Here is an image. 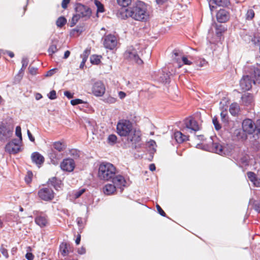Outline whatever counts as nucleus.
Listing matches in <instances>:
<instances>
[{
  "mask_svg": "<svg viewBox=\"0 0 260 260\" xmlns=\"http://www.w3.org/2000/svg\"><path fill=\"white\" fill-rule=\"evenodd\" d=\"M147 146L149 148V151L150 154L151 155L152 157H153V154L156 152V144L155 141L153 140H150L147 143Z\"/></svg>",
  "mask_w": 260,
  "mask_h": 260,
  "instance_id": "33",
  "label": "nucleus"
},
{
  "mask_svg": "<svg viewBox=\"0 0 260 260\" xmlns=\"http://www.w3.org/2000/svg\"><path fill=\"white\" fill-rule=\"evenodd\" d=\"M28 69H29V72L30 74H31L32 75L36 74L37 71L38 70L37 68H35V67H29Z\"/></svg>",
  "mask_w": 260,
  "mask_h": 260,
  "instance_id": "59",
  "label": "nucleus"
},
{
  "mask_svg": "<svg viewBox=\"0 0 260 260\" xmlns=\"http://www.w3.org/2000/svg\"><path fill=\"white\" fill-rule=\"evenodd\" d=\"M174 137L176 142L178 143H182L188 140V137L183 135L179 131L175 132L174 134Z\"/></svg>",
  "mask_w": 260,
  "mask_h": 260,
  "instance_id": "27",
  "label": "nucleus"
},
{
  "mask_svg": "<svg viewBox=\"0 0 260 260\" xmlns=\"http://www.w3.org/2000/svg\"><path fill=\"white\" fill-rule=\"evenodd\" d=\"M59 251L63 256L68 255L70 251V246L67 243L62 242L59 246Z\"/></svg>",
  "mask_w": 260,
  "mask_h": 260,
  "instance_id": "28",
  "label": "nucleus"
},
{
  "mask_svg": "<svg viewBox=\"0 0 260 260\" xmlns=\"http://www.w3.org/2000/svg\"><path fill=\"white\" fill-rule=\"evenodd\" d=\"M247 175L249 180L253 183L254 185L257 187L260 180L257 179L255 174L252 172H248Z\"/></svg>",
  "mask_w": 260,
  "mask_h": 260,
  "instance_id": "31",
  "label": "nucleus"
},
{
  "mask_svg": "<svg viewBox=\"0 0 260 260\" xmlns=\"http://www.w3.org/2000/svg\"><path fill=\"white\" fill-rule=\"evenodd\" d=\"M93 94L96 96H102L105 92V87L103 83L100 81L95 82L92 86Z\"/></svg>",
  "mask_w": 260,
  "mask_h": 260,
  "instance_id": "15",
  "label": "nucleus"
},
{
  "mask_svg": "<svg viewBox=\"0 0 260 260\" xmlns=\"http://www.w3.org/2000/svg\"><path fill=\"white\" fill-rule=\"evenodd\" d=\"M84 102H83V101L82 100H80V99H76L72 100L71 101V104L72 105H73V106H75V105H79V104H82Z\"/></svg>",
  "mask_w": 260,
  "mask_h": 260,
  "instance_id": "54",
  "label": "nucleus"
},
{
  "mask_svg": "<svg viewBox=\"0 0 260 260\" xmlns=\"http://www.w3.org/2000/svg\"><path fill=\"white\" fill-rule=\"evenodd\" d=\"M117 4L122 7H127L134 2L132 0H117Z\"/></svg>",
  "mask_w": 260,
  "mask_h": 260,
  "instance_id": "38",
  "label": "nucleus"
},
{
  "mask_svg": "<svg viewBox=\"0 0 260 260\" xmlns=\"http://www.w3.org/2000/svg\"><path fill=\"white\" fill-rule=\"evenodd\" d=\"M156 208L158 212V213L161 215L162 216L165 217L166 216V213L164 212V211L161 209L160 206L158 205H156Z\"/></svg>",
  "mask_w": 260,
  "mask_h": 260,
  "instance_id": "57",
  "label": "nucleus"
},
{
  "mask_svg": "<svg viewBox=\"0 0 260 260\" xmlns=\"http://www.w3.org/2000/svg\"><path fill=\"white\" fill-rule=\"evenodd\" d=\"M132 124L129 120H121L117 125V133L120 136H127L132 131Z\"/></svg>",
  "mask_w": 260,
  "mask_h": 260,
  "instance_id": "6",
  "label": "nucleus"
},
{
  "mask_svg": "<svg viewBox=\"0 0 260 260\" xmlns=\"http://www.w3.org/2000/svg\"><path fill=\"white\" fill-rule=\"evenodd\" d=\"M15 135L19 138V139H17V141L22 142V138L21 134V128L20 126H16L15 130Z\"/></svg>",
  "mask_w": 260,
  "mask_h": 260,
  "instance_id": "41",
  "label": "nucleus"
},
{
  "mask_svg": "<svg viewBox=\"0 0 260 260\" xmlns=\"http://www.w3.org/2000/svg\"><path fill=\"white\" fill-rule=\"evenodd\" d=\"M70 154L71 156H73L75 158H78L80 156L79 151L76 149H72L70 151Z\"/></svg>",
  "mask_w": 260,
  "mask_h": 260,
  "instance_id": "49",
  "label": "nucleus"
},
{
  "mask_svg": "<svg viewBox=\"0 0 260 260\" xmlns=\"http://www.w3.org/2000/svg\"><path fill=\"white\" fill-rule=\"evenodd\" d=\"M70 0H63L61 3V7L63 9H66L68 7V4L70 3Z\"/></svg>",
  "mask_w": 260,
  "mask_h": 260,
  "instance_id": "61",
  "label": "nucleus"
},
{
  "mask_svg": "<svg viewBox=\"0 0 260 260\" xmlns=\"http://www.w3.org/2000/svg\"><path fill=\"white\" fill-rule=\"evenodd\" d=\"M32 173L30 171L27 172V174L25 177V181L27 183H29L32 180Z\"/></svg>",
  "mask_w": 260,
  "mask_h": 260,
  "instance_id": "51",
  "label": "nucleus"
},
{
  "mask_svg": "<svg viewBox=\"0 0 260 260\" xmlns=\"http://www.w3.org/2000/svg\"><path fill=\"white\" fill-rule=\"evenodd\" d=\"M101 56L92 55L90 56V62L93 64H99L101 62Z\"/></svg>",
  "mask_w": 260,
  "mask_h": 260,
  "instance_id": "37",
  "label": "nucleus"
},
{
  "mask_svg": "<svg viewBox=\"0 0 260 260\" xmlns=\"http://www.w3.org/2000/svg\"><path fill=\"white\" fill-rule=\"evenodd\" d=\"M21 143L17 139H13L6 144L5 151L10 154H16L20 151Z\"/></svg>",
  "mask_w": 260,
  "mask_h": 260,
  "instance_id": "9",
  "label": "nucleus"
},
{
  "mask_svg": "<svg viewBox=\"0 0 260 260\" xmlns=\"http://www.w3.org/2000/svg\"><path fill=\"white\" fill-rule=\"evenodd\" d=\"M177 56H180L181 58V60L184 64L190 65L192 63L191 61H189L186 57L183 55V53L181 51L175 49L173 52L172 57L178 62L180 61V58H177Z\"/></svg>",
  "mask_w": 260,
  "mask_h": 260,
  "instance_id": "17",
  "label": "nucleus"
},
{
  "mask_svg": "<svg viewBox=\"0 0 260 260\" xmlns=\"http://www.w3.org/2000/svg\"><path fill=\"white\" fill-rule=\"evenodd\" d=\"M90 53V50L89 49H86L83 53L81 55L82 59H85V61H86Z\"/></svg>",
  "mask_w": 260,
  "mask_h": 260,
  "instance_id": "48",
  "label": "nucleus"
},
{
  "mask_svg": "<svg viewBox=\"0 0 260 260\" xmlns=\"http://www.w3.org/2000/svg\"><path fill=\"white\" fill-rule=\"evenodd\" d=\"M27 136L28 137V138L29 140L31 142H34L35 141V138L32 136V134H31L30 132L28 129L27 131Z\"/></svg>",
  "mask_w": 260,
  "mask_h": 260,
  "instance_id": "64",
  "label": "nucleus"
},
{
  "mask_svg": "<svg viewBox=\"0 0 260 260\" xmlns=\"http://www.w3.org/2000/svg\"><path fill=\"white\" fill-rule=\"evenodd\" d=\"M60 167L64 171L72 172L75 167V161L73 159L70 158H65L61 162Z\"/></svg>",
  "mask_w": 260,
  "mask_h": 260,
  "instance_id": "14",
  "label": "nucleus"
},
{
  "mask_svg": "<svg viewBox=\"0 0 260 260\" xmlns=\"http://www.w3.org/2000/svg\"><path fill=\"white\" fill-rule=\"evenodd\" d=\"M253 207L256 211L260 213V201H254L253 202Z\"/></svg>",
  "mask_w": 260,
  "mask_h": 260,
  "instance_id": "50",
  "label": "nucleus"
},
{
  "mask_svg": "<svg viewBox=\"0 0 260 260\" xmlns=\"http://www.w3.org/2000/svg\"><path fill=\"white\" fill-rule=\"evenodd\" d=\"M48 184L53 186L56 190H59L61 188V181L55 177L49 179Z\"/></svg>",
  "mask_w": 260,
  "mask_h": 260,
  "instance_id": "24",
  "label": "nucleus"
},
{
  "mask_svg": "<svg viewBox=\"0 0 260 260\" xmlns=\"http://www.w3.org/2000/svg\"><path fill=\"white\" fill-rule=\"evenodd\" d=\"M66 23L67 19L63 16L59 17L56 21V24L59 27H62Z\"/></svg>",
  "mask_w": 260,
  "mask_h": 260,
  "instance_id": "39",
  "label": "nucleus"
},
{
  "mask_svg": "<svg viewBox=\"0 0 260 260\" xmlns=\"http://www.w3.org/2000/svg\"><path fill=\"white\" fill-rule=\"evenodd\" d=\"M48 96L50 100H54L56 99L57 97L56 91L54 90L51 91L48 94Z\"/></svg>",
  "mask_w": 260,
  "mask_h": 260,
  "instance_id": "55",
  "label": "nucleus"
},
{
  "mask_svg": "<svg viewBox=\"0 0 260 260\" xmlns=\"http://www.w3.org/2000/svg\"><path fill=\"white\" fill-rule=\"evenodd\" d=\"M186 127L197 132L200 129V127L197 121L192 117L186 118L185 120Z\"/></svg>",
  "mask_w": 260,
  "mask_h": 260,
  "instance_id": "18",
  "label": "nucleus"
},
{
  "mask_svg": "<svg viewBox=\"0 0 260 260\" xmlns=\"http://www.w3.org/2000/svg\"><path fill=\"white\" fill-rule=\"evenodd\" d=\"M254 132H256L257 134L260 135V119L257 120L255 123Z\"/></svg>",
  "mask_w": 260,
  "mask_h": 260,
  "instance_id": "52",
  "label": "nucleus"
},
{
  "mask_svg": "<svg viewBox=\"0 0 260 260\" xmlns=\"http://www.w3.org/2000/svg\"><path fill=\"white\" fill-rule=\"evenodd\" d=\"M38 194L40 199L45 201H50L54 197L53 190L48 187L41 188L38 191Z\"/></svg>",
  "mask_w": 260,
  "mask_h": 260,
  "instance_id": "10",
  "label": "nucleus"
},
{
  "mask_svg": "<svg viewBox=\"0 0 260 260\" xmlns=\"http://www.w3.org/2000/svg\"><path fill=\"white\" fill-rule=\"evenodd\" d=\"M52 149L61 153L65 150L66 146L63 143L59 141L55 142L53 143V148Z\"/></svg>",
  "mask_w": 260,
  "mask_h": 260,
  "instance_id": "32",
  "label": "nucleus"
},
{
  "mask_svg": "<svg viewBox=\"0 0 260 260\" xmlns=\"http://www.w3.org/2000/svg\"><path fill=\"white\" fill-rule=\"evenodd\" d=\"M0 251L6 258H8L9 257L8 250L3 246V245H2L1 247Z\"/></svg>",
  "mask_w": 260,
  "mask_h": 260,
  "instance_id": "53",
  "label": "nucleus"
},
{
  "mask_svg": "<svg viewBox=\"0 0 260 260\" xmlns=\"http://www.w3.org/2000/svg\"><path fill=\"white\" fill-rule=\"evenodd\" d=\"M124 56L125 59L135 62L138 65H141L143 63V61L138 54L137 50L133 47L127 48L124 54Z\"/></svg>",
  "mask_w": 260,
  "mask_h": 260,
  "instance_id": "8",
  "label": "nucleus"
},
{
  "mask_svg": "<svg viewBox=\"0 0 260 260\" xmlns=\"http://www.w3.org/2000/svg\"><path fill=\"white\" fill-rule=\"evenodd\" d=\"M112 181L113 184L116 186V188L121 189V191L123 190V187L125 186V180L124 177L121 175L116 176L115 177H113Z\"/></svg>",
  "mask_w": 260,
  "mask_h": 260,
  "instance_id": "20",
  "label": "nucleus"
},
{
  "mask_svg": "<svg viewBox=\"0 0 260 260\" xmlns=\"http://www.w3.org/2000/svg\"><path fill=\"white\" fill-rule=\"evenodd\" d=\"M241 100L244 105L248 106L253 102V96L249 93H245L242 95Z\"/></svg>",
  "mask_w": 260,
  "mask_h": 260,
  "instance_id": "26",
  "label": "nucleus"
},
{
  "mask_svg": "<svg viewBox=\"0 0 260 260\" xmlns=\"http://www.w3.org/2000/svg\"><path fill=\"white\" fill-rule=\"evenodd\" d=\"M117 137L115 135H110L108 138V143L110 145H114L117 142Z\"/></svg>",
  "mask_w": 260,
  "mask_h": 260,
  "instance_id": "40",
  "label": "nucleus"
},
{
  "mask_svg": "<svg viewBox=\"0 0 260 260\" xmlns=\"http://www.w3.org/2000/svg\"><path fill=\"white\" fill-rule=\"evenodd\" d=\"M122 19L131 17L133 19L141 21H146L148 18L147 8L145 4L141 1H137L133 3L132 6L121 12Z\"/></svg>",
  "mask_w": 260,
  "mask_h": 260,
  "instance_id": "1",
  "label": "nucleus"
},
{
  "mask_svg": "<svg viewBox=\"0 0 260 260\" xmlns=\"http://www.w3.org/2000/svg\"><path fill=\"white\" fill-rule=\"evenodd\" d=\"M116 190V186L112 184H107L104 187V192L107 195L112 194Z\"/></svg>",
  "mask_w": 260,
  "mask_h": 260,
  "instance_id": "29",
  "label": "nucleus"
},
{
  "mask_svg": "<svg viewBox=\"0 0 260 260\" xmlns=\"http://www.w3.org/2000/svg\"><path fill=\"white\" fill-rule=\"evenodd\" d=\"M239 107L236 103L232 104L230 107V112L232 115L235 116L239 112Z\"/></svg>",
  "mask_w": 260,
  "mask_h": 260,
  "instance_id": "36",
  "label": "nucleus"
},
{
  "mask_svg": "<svg viewBox=\"0 0 260 260\" xmlns=\"http://www.w3.org/2000/svg\"><path fill=\"white\" fill-rule=\"evenodd\" d=\"M251 41L253 45H254L255 46L256 45L260 46V37H259L253 36L251 38Z\"/></svg>",
  "mask_w": 260,
  "mask_h": 260,
  "instance_id": "47",
  "label": "nucleus"
},
{
  "mask_svg": "<svg viewBox=\"0 0 260 260\" xmlns=\"http://www.w3.org/2000/svg\"><path fill=\"white\" fill-rule=\"evenodd\" d=\"M255 123L250 119H246L242 122V129L243 131L249 134L254 132Z\"/></svg>",
  "mask_w": 260,
  "mask_h": 260,
  "instance_id": "16",
  "label": "nucleus"
},
{
  "mask_svg": "<svg viewBox=\"0 0 260 260\" xmlns=\"http://www.w3.org/2000/svg\"><path fill=\"white\" fill-rule=\"evenodd\" d=\"M203 149L205 150L216 153L221 155L225 154L223 146L219 142L213 141L211 145H208V146H204Z\"/></svg>",
  "mask_w": 260,
  "mask_h": 260,
  "instance_id": "12",
  "label": "nucleus"
},
{
  "mask_svg": "<svg viewBox=\"0 0 260 260\" xmlns=\"http://www.w3.org/2000/svg\"><path fill=\"white\" fill-rule=\"evenodd\" d=\"M85 191V189H81L75 193V198H79Z\"/></svg>",
  "mask_w": 260,
  "mask_h": 260,
  "instance_id": "58",
  "label": "nucleus"
},
{
  "mask_svg": "<svg viewBox=\"0 0 260 260\" xmlns=\"http://www.w3.org/2000/svg\"><path fill=\"white\" fill-rule=\"evenodd\" d=\"M117 44V40L114 35L110 34L103 38V44L107 49L112 50L116 46Z\"/></svg>",
  "mask_w": 260,
  "mask_h": 260,
  "instance_id": "13",
  "label": "nucleus"
},
{
  "mask_svg": "<svg viewBox=\"0 0 260 260\" xmlns=\"http://www.w3.org/2000/svg\"><path fill=\"white\" fill-rule=\"evenodd\" d=\"M56 70V69H51L49 71H48L46 74V76L47 77H50L51 76H52L55 72Z\"/></svg>",
  "mask_w": 260,
  "mask_h": 260,
  "instance_id": "60",
  "label": "nucleus"
},
{
  "mask_svg": "<svg viewBox=\"0 0 260 260\" xmlns=\"http://www.w3.org/2000/svg\"><path fill=\"white\" fill-rule=\"evenodd\" d=\"M32 161L36 164L39 167L42 165L45 160L43 155L38 152H33L31 155Z\"/></svg>",
  "mask_w": 260,
  "mask_h": 260,
  "instance_id": "22",
  "label": "nucleus"
},
{
  "mask_svg": "<svg viewBox=\"0 0 260 260\" xmlns=\"http://www.w3.org/2000/svg\"><path fill=\"white\" fill-rule=\"evenodd\" d=\"M226 28L225 27L221 24H216L215 27V32L217 37H220L222 33L225 31Z\"/></svg>",
  "mask_w": 260,
  "mask_h": 260,
  "instance_id": "34",
  "label": "nucleus"
},
{
  "mask_svg": "<svg viewBox=\"0 0 260 260\" xmlns=\"http://www.w3.org/2000/svg\"><path fill=\"white\" fill-rule=\"evenodd\" d=\"M170 72L166 71V70L162 71L161 75L159 77V80L161 82L165 83L170 82Z\"/></svg>",
  "mask_w": 260,
  "mask_h": 260,
  "instance_id": "30",
  "label": "nucleus"
},
{
  "mask_svg": "<svg viewBox=\"0 0 260 260\" xmlns=\"http://www.w3.org/2000/svg\"><path fill=\"white\" fill-rule=\"evenodd\" d=\"M256 84L254 81L247 74H245L240 81V86L243 91L250 90L252 85Z\"/></svg>",
  "mask_w": 260,
  "mask_h": 260,
  "instance_id": "11",
  "label": "nucleus"
},
{
  "mask_svg": "<svg viewBox=\"0 0 260 260\" xmlns=\"http://www.w3.org/2000/svg\"><path fill=\"white\" fill-rule=\"evenodd\" d=\"M244 73L247 74L256 83H260V66H247L244 68Z\"/></svg>",
  "mask_w": 260,
  "mask_h": 260,
  "instance_id": "7",
  "label": "nucleus"
},
{
  "mask_svg": "<svg viewBox=\"0 0 260 260\" xmlns=\"http://www.w3.org/2000/svg\"><path fill=\"white\" fill-rule=\"evenodd\" d=\"M74 9L76 14L73 15L72 18L71 27L75 25L80 18H83L85 20L89 19L92 14L91 9L88 6L81 3L76 4Z\"/></svg>",
  "mask_w": 260,
  "mask_h": 260,
  "instance_id": "2",
  "label": "nucleus"
},
{
  "mask_svg": "<svg viewBox=\"0 0 260 260\" xmlns=\"http://www.w3.org/2000/svg\"><path fill=\"white\" fill-rule=\"evenodd\" d=\"M64 95L69 99H72L73 97V94L69 91H65L64 92Z\"/></svg>",
  "mask_w": 260,
  "mask_h": 260,
  "instance_id": "63",
  "label": "nucleus"
},
{
  "mask_svg": "<svg viewBox=\"0 0 260 260\" xmlns=\"http://www.w3.org/2000/svg\"><path fill=\"white\" fill-rule=\"evenodd\" d=\"M25 257L27 260H33L34 255L30 252H27L25 255Z\"/></svg>",
  "mask_w": 260,
  "mask_h": 260,
  "instance_id": "62",
  "label": "nucleus"
},
{
  "mask_svg": "<svg viewBox=\"0 0 260 260\" xmlns=\"http://www.w3.org/2000/svg\"><path fill=\"white\" fill-rule=\"evenodd\" d=\"M116 169L111 163L104 162L100 164L98 176L102 180L109 181L115 175Z\"/></svg>",
  "mask_w": 260,
  "mask_h": 260,
  "instance_id": "3",
  "label": "nucleus"
},
{
  "mask_svg": "<svg viewBox=\"0 0 260 260\" xmlns=\"http://www.w3.org/2000/svg\"><path fill=\"white\" fill-rule=\"evenodd\" d=\"M216 18L220 23H224L229 19V13L224 9H220L216 14Z\"/></svg>",
  "mask_w": 260,
  "mask_h": 260,
  "instance_id": "21",
  "label": "nucleus"
},
{
  "mask_svg": "<svg viewBox=\"0 0 260 260\" xmlns=\"http://www.w3.org/2000/svg\"><path fill=\"white\" fill-rule=\"evenodd\" d=\"M14 126L11 123H0V141L5 143L10 140L13 135Z\"/></svg>",
  "mask_w": 260,
  "mask_h": 260,
  "instance_id": "4",
  "label": "nucleus"
},
{
  "mask_svg": "<svg viewBox=\"0 0 260 260\" xmlns=\"http://www.w3.org/2000/svg\"><path fill=\"white\" fill-rule=\"evenodd\" d=\"M212 4H215L219 7H226L230 4L229 0H210L209 2L210 9L211 11L215 8Z\"/></svg>",
  "mask_w": 260,
  "mask_h": 260,
  "instance_id": "23",
  "label": "nucleus"
},
{
  "mask_svg": "<svg viewBox=\"0 0 260 260\" xmlns=\"http://www.w3.org/2000/svg\"><path fill=\"white\" fill-rule=\"evenodd\" d=\"M141 132L136 129L132 131L127 136V142L128 147L133 149H136L139 145L141 142Z\"/></svg>",
  "mask_w": 260,
  "mask_h": 260,
  "instance_id": "5",
  "label": "nucleus"
},
{
  "mask_svg": "<svg viewBox=\"0 0 260 260\" xmlns=\"http://www.w3.org/2000/svg\"><path fill=\"white\" fill-rule=\"evenodd\" d=\"M22 68L21 70L24 71L25 68L28 65V59L27 57H23L22 59Z\"/></svg>",
  "mask_w": 260,
  "mask_h": 260,
  "instance_id": "46",
  "label": "nucleus"
},
{
  "mask_svg": "<svg viewBox=\"0 0 260 260\" xmlns=\"http://www.w3.org/2000/svg\"><path fill=\"white\" fill-rule=\"evenodd\" d=\"M48 156L51 160V162L53 165L58 164V161L62 158L61 153L55 151L53 149H51L48 152Z\"/></svg>",
  "mask_w": 260,
  "mask_h": 260,
  "instance_id": "19",
  "label": "nucleus"
},
{
  "mask_svg": "<svg viewBox=\"0 0 260 260\" xmlns=\"http://www.w3.org/2000/svg\"><path fill=\"white\" fill-rule=\"evenodd\" d=\"M58 49L57 48L56 45L55 44H52L51 45L48 49V52L49 53L50 55H52L53 54L55 53L57 51Z\"/></svg>",
  "mask_w": 260,
  "mask_h": 260,
  "instance_id": "42",
  "label": "nucleus"
},
{
  "mask_svg": "<svg viewBox=\"0 0 260 260\" xmlns=\"http://www.w3.org/2000/svg\"><path fill=\"white\" fill-rule=\"evenodd\" d=\"M36 223L40 226L41 228H43L46 226L48 223V220L45 215H38L36 217L35 219Z\"/></svg>",
  "mask_w": 260,
  "mask_h": 260,
  "instance_id": "25",
  "label": "nucleus"
},
{
  "mask_svg": "<svg viewBox=\"0 0 260 260\" xmlns=\"http://www.w3.org/2000/svg\"><path fill=\"white\" fill-rule=\"evenodd\" d=\"M213 123L214 125L215 128L216 130L218 131L221 128V125L219 123V121L217 118L216 117H214L212 119Z\"/></svg>",
  "mask_w": 260,
  "mask_h": 260,
  "instance_id": "44",
  "label": "nucleus"
},
{
  "mask_svg": "<svg viewBox=\"0 0 260 260\" xmlns=\"http://www.w3.org/2000/svg\"><path fill=\"white\" fill-rule=\"evenodd\" d=\"M220 116L221 117V120L223 122H226L228 121V117L227 116L226 112H224V111L221 112L220 113Z\"/></svg>",
  "mask_w": 260,
  "mask_h": 260,
  "instance_id": "56",
  "label": "nucleus"
},
{
  "mask_svg": "<svg viewBox=\"0 0 260 260\" xmlns=\"http://www.w3.org/2000/svg\"><path fill=\"white\" fill-rule=\"evenodd\" d=\"M94 4L98 8V12H103L104 8L103 5L98 0H95Z\"/></svg>",
  "mask_w": 260,
  "mask_h": 260,
  "instance_id": "45",
  "label": "nucleus"
},
{
  "mask_svg": "<svg viewBox=\"0 0 260 260\" xmlns=\"http://www.w3.org/2000/svg\"><path fill=\"white\" fill-rule=\"evenodd\" d=\"M254 16V12L252 9H249L247 11L246 14L247 20H251Z\"/></svg>",
  "mask_w": 260,
  "mask_h": 260,
  "instance_id": "43",
  "label": "nucleus"
},
{
  "mask_svg": "<svg viewBox=\"0 0 260 260\" xmlns=\"http://www.w3.org/2000/svg\"><path fill=\"white\" fill-rule=\"evenodd\" d=\"M249 156L247 154H243L240 157L239 163L243 166H247L249 165Z\"/></svg>",
  "mask_w": 260,
  "mask_h": 260,
  "instance_id": "35",
  "label": "nucleus"
}]
</instances>
